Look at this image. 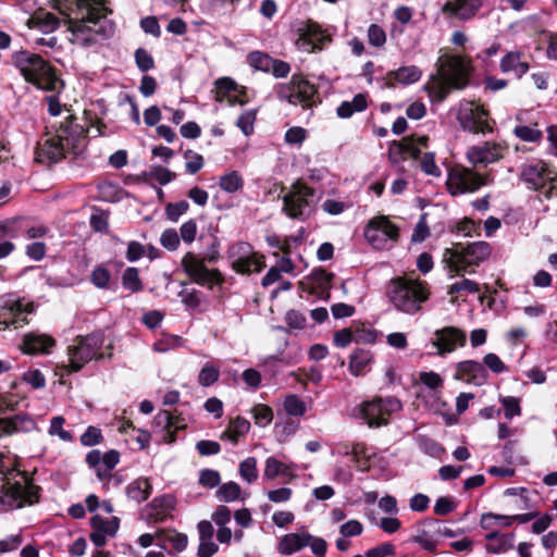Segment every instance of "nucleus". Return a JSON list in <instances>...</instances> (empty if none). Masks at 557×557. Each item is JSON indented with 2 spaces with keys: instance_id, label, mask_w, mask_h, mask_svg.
<instances>
[{
  "instance_id": "1",
  "label": "nucleus",
  "mask_w": 557,
  "mask_h": 557,
  "mask_svg": "<svg viewBox=\"0 0 557 557\" xmlns=\"http://www.w3.org/2000/svg\"><path fill=\"white\" fill-rule=\"evenodd\" d=\"M12 65L18 70L24 81L37 89L60 94L65 87L58 69L40 54L26 49L11 54Z\"/></svg>"
},
{
  "instance_id": "2",
  "label": "nucleus",
  "mask_w": 557,
  "mask_h": 557,
  "mask_svg": "<svg viewBox=\"0 0 557 557\" xmlns=\"http://www.w3.org/2000/svg\"><path fill=\"white\" fill-rule=\"evenodd\" d=\"M386 294L398 311L414 314L429 300L431 290L428 282L419 277L396 276L389 281Z\"/></svg>"
},
{
  "instance_id": "3",
  "label": "nucleus",
  "mask_w": 557,
  "mask_h": 557,
  "mask_svg": "<svg viewBox=\"0 0 557 557\" xmlns=\"http://www.w3.org/2000/svg\"><path fill=\"white\" fill-rule=\"evenodd\" d=\"M491 253L492 247L487 242L455 243L453 247L444 250L443 262L450 273L462 275L465 272L473 273L474 270L469 268L479 267Z\"/></svg>"
},
{
  "instance_id": "4",
  "label": "nucleus",
  "mask_w": 557,
  "mask_h": 557,
  "mask_svg": "<svg viewBox=\"0 0 557 557\" xmlns=\"http://www.w3.org/2000/svg\"><path fill=\"white\" fill-rule=\"evenodd\" d=\"M220 239L210 235V244L208 251L203 258H198L193 252H187L181 261L184 272L189 278L198 285H221L224 283V277L220 270L208 269L206 262L215 263L220 259Z\"/></svg>"
},
{
  "instance_id": "5",
  "label": "nucleus",
  "mask_w": 557,
  "mask_h": 557,
  "mask_svg": "<svg viewBox=\"0 0 557 557\" xmlns=\"http://www.w3.org/2000/svg\"><path fill=\"white\" fill-rule=\"evenodd\" d=\"M519 178L529 189L542 191L546 199L557 196V172L543 160L523 164Z\"/></svg>"
},
{
  "instance_id": "6",
  "label": "nucleus",
  "mask_w": 557,
  "mask_h": 557,
  "mask_svg": "<svg viewBox=\"0 0 557 557\" xmlns=\"http://www.w3.org/2000/svg\"><path fill=\"white\" fill-rule=\"evenodd\" d=\"M276 96L280 100L293 106L300 104L304 109L312 108L320 103L318 86L312 84L304 74H294L286 84H278Z\"/></svg>"
},
{
  "instance_id": "7",
  "label": "nucleus",
  "mask_w": 557,
  "mask_h": 557,
  "mask_svg": "<svg viewBox=\"0 0 557 557\" xmlns=\"http://www.w3.org/2000/svg\"><path fill=\"white\" fill-rule=\"evenodd\" d=\"M436 70V74L431 78L444 79L455 90H461L469 85L473 67L470 58L460 54H444L437 59Z\"/></svg>"
},
{
  "instance_id": "8",
  "label": "nucleus",
  "mask_w": 557,
  "mask_h": 557,
  "mask_svg": "<svg viewBox=\"0 0 557 557\" xmlns=\"http://www.w3.org/2000/svg\"><path fill=\"white\" fill-rule=\"evenodd\" d=\"M314 195L315 189L299 178L292 184L289 191L283 196L282 211L289 219L306 221L310 216Z\"/></svg>"
},
{
  "instance_id": "9",
  "label": "nucleus",
  "mask_w": 557,
  "mask_h": 557,
  "mask_svg": "<svg viewBox=\"0 0 557 557\" xmlns=\"http://www.w3.org/2000/svg\"><path fill=\"white\" fill-rule=\"evenodd\" d=\"M42 488L37 484L27 483L22 486L21 481L0 484V510L8 511L13 508H23L38 504L41 498Z\"/></svg>"
},
{
  "instance_id": "10",
  "label": "nucleus",
  "mask_w": 557,
  "mask_h": 557,
  "mask_svg": "<svg viewBox=\"0 0 557 557\" xmlns=\"http://www.w3.org/2000/svg\"><path fill=\"white\" fill-rule=\"evenodd\" d=\"M67 112L71 109L65 108ZM77 117L70 113L54 131V136L67 149V153L81 156L88 144V128L77 122Z\"/></svg>"
},
{
  "instance_id": "11",
  "label": "nucleus",
  "mask_w": 557,
  "mask_h": 557,
  "mask_svg": "<svg viewBox=\"0 0 557 557\" xmlns=\"http://www.w3.org/2000/svg\"><path fill=\"white\" fill-rule=\"evenodd\" d=\"M99 339L95 335L77 336L75 343L67 348V364L59 366L66 374L78 372L91 359H101L102 355H97Z\"/></svg>"
},
{
  "instance_id": "12",
  "label": "nucleus",
  "mask_w": 557,
  "mask_h": 557,
  "mask_svg": "<svg viewBox=\"0 0 557 557\" xmlns=\"http://www.w3.org/2000/svg\"><path fill=\"white\" fill-rule=\"evenodd\" d=\"M486 184L484 175L461 164H455L448 170L446 186L451 196L474 193Z\"/></svg>"
},
{
  "instance_id": "13",
  "label": "nucleus",
  "mask_w": 557,
  "mask_h": 557,
  "mask_svg": "<svg viewBox=\"0 0 557 557\" xmlns=\"http://www.w3.org/2000/svg\"><path fill=\"white\" fill-rule=\"evenodd\" d=\"M401 407L400 400L395 397H374L370 401L362 403L360 414L369 426L379 428L388 424L389 416L400 410Z\"/></svg>"
},
{
  "instance_id": "14",
  "label": "nucleus",
  "mask_w": 557,
  "mask_h": 557,
  "mask_svg": "<svg viewBox=\"0 0 557 557\" xmlns=\"http://www.w3.org/2000/svg\"><path fill=\"white\" fill-rule=\"evenodd\" d=\"M335 274L326 271L324 268H314L310 274L298 282L301 292L308 293L318 299L329 301Z\"/></svg>"
},
{
  "instance_id": "15",
  "label": "nucleus",
  "mask_w": 557,
  "mask_h": 557,
  "mask_svg": "<svg viewBox=\"0 0 557 557\" xmlns=\"http://www.w3.org/2000/svg\"><path fill=\"white\" fill-rule=\"evenodd\" d=\"M459 121L463 131L473 134H486L493 132L495 121L491 119L490 112L483 104H476L473 108L462 112Z\"/></svg>"
},
{
  "instance_id": "16",
  "label": "nucleus",
  "mask_w": 557,
  "mask_h": 557,
  "mask_svg": "<svg viewBox=\"0 0 557 557\" xmlns=\"http://www.w3.org/2000/svg\"><path fill=\"white\" fill-rule=\"evenodd\" d=\"M332 39L330 35L315 22L308 21L299 28V38L297 44L308 51L322 50L326 42Z\"/></svg>"
},
{
  "instance_id": "17",
  "label": "nucleus",
  "mask_w": 557,
  "mask_h": 557,
  "mask_svg": "<svg viewBox=\"0 0 557 557\" xmlns=\"http://www.w3.org/2000/svg\"><path fill=\"white\" fill-rule=\"evenodd\" d=\"M454 379L475 386H482L487 382L488 372L481 362L465 360L457 363Z\"/></svg>"
},
{
  "instance_id": "18",
  "label": "nucleus",
  "mask_w": 557,
  "mask_h": 557,
  "mask_svg": "<svg viewBox=\"0 0 557 557\" xmlns=\"http://www.w3.org/2000/svg\"><path fill=\"white\" fill-rule=\"evenodd\" d=\"M67 149L53 135L39 143L35 149V161L41 164L52 165L65 158Z\"/></svg>"
},
{
  "instance_id": "19",
  "label": "nucleus",
  "mask_w": 557,
  "mask_h": 557,
  "mask_svg": "<svg viewBox=\"0 0 557 557\" xmlns=\"http://www.w3.org/2000/svg\"><path fill=\"white\" fill-rule=\"evenodd\" d=\"M506 148L497 143L485 141L482 146H473L467 152V158L474 166L490 164L504 158Z\"/></svg>"
},
{
  "instance_id": "20",
  "label": "nucleus",
  "mask_w": 557,
  "mask_h": 557,
  "mask_svg": "<svg viewBox=\"0 0 557 557\" xmlns=\"http://www.w3.org/2000/svg\"><path fill=\"white\" fill-rule=\"evenodd\" d=\"M435 336L436 341L433 344L437 347L441 356L454 351L457 345L463 347L467 343L466 333L455 326L437 330Z\"/></svg>"
},
{
  "instance_id": "21",
  "label": "nucleus",
  "mask_w": 557,
  "mask_h": 557,
  "mask_svg": "<svg viewBox=\"0 0 557 557\" xmlns=\"http://www.w3.org/2000/svg\"><path fill=\"white\" fill-rule=\"evenodd\" d=\"M55 345L51 335L29 332L23 336L20 348L25 355H48Z\"/></svg>"
},
{
  "instance_id": "22",
  "label": "nucleus",
  "mask_w": 557,
  "mask_h": 557,
  "mask_svg": "<svg viewBox=\"0 0 557 557\" xmlns=\"http://www.w3.org/2000/svg\"><path fill=\"white\" fill-rule=\"evenodd\" d=\"M3 400L0 399V416L4 414ZM34 426V420L26 414L0 417V437L18 432H27Z\"/></svg>"
},
{
  "instance_id": "23",
  "label": "nucleus",
  "mask_w": 557,
  "mask_h": 557,
  "mask_svg": "<svg viewBox=\"0 0 557 557\" xmlns=\"http://www.w3.org/2000/svg\"><path fill=\"white\" fill-rule=\"evenodd\" d=\"M482 7V0H453L447 1L442 12L467 21L476 15Z\"/></svg>"
},
{
  "instance_id": "24",
  "label": "nucleus",
  "mask_w": 557,
  "mask_h": 557,
  "mask_svg": "<svg viewBox=\"0 0 557 557\" xmlns=\"http://www.w3.org/2000/svg\"><path fill=\"white\" fill-rule=\"evenodd\" d=\"M311 533L302 531L299 533H287L277 543V552L284 556H290L308 546Z\"/></svg>"
},
{
  "instance_id": "25",
  "label": "nucleus",
  "mask_w": 557,
  "mask_h": 557,
  "mask_svg": "<svg viewBox=\"0 0 557 557\" xmlns=\"http://www.w3.org/2000/svg\"><path fill=\"white\" fill-rule=\"evenodd\" d=\"M539 516V511H531L527 513H518V515H498L493 512H485L481 516L480 527L483 530H488L492 528V520H504L503 527L508 528L513 522L518 523H527Z\"/></svg>"
},
{
  "instance_id": "26",
  "label": "nucleus",
  "mask_w": 557,
  "mask_h": 557,
  "mask_svg": "<svg viewBox=\"0 0 557 557\" xmlns=\"http://www.w3.org/2000/svg\"><path fill=\"white\" fill-rule=\"evenodd\" d=\"M231 268L240 275H250L253 272L260 273L265 268V258L263 255L256 252L231 262Z\"/></svg>"
},
{
  "instance_id": "27",
  "label": "nucleus",
  "mask_w": 557,
  "mask_h": 557,
  "mask_svg": "<svg viewBox=\"0 0 557 557\" xmlns=\"http://www.w3.org/2000/svg\"><path fill=\"white\" fill-rule=\"evenodd\" d=\"M373 362V352L370 349L356 348L349 356L348 370L354 376H362L368 372V367Z\"/></svg>"
},
{
  "instance_id": "28",
  "label": "nucleus",
  "mask_w": 557,
  "mask_h": 557,
  "mask_svg": "<svg viewBox=\"0 0 557 557\" xmlns=\"http://www.w3.org/2000/svg\"><path fill=\"white\" fill-rule=\"evenodd\" d=\"M157 545L166 549L170 544L176 553L183 552L188 543V537L184 533L176 532L175 530L160 529L156 532Z\"/></svg>"
},
{
  "instance_id": "29",
  "label": "nucleus",
  "mask_w": 557,
  "mask_h": 557,
  "mask_svg": "<svg viewBox=\"0 0 557 557\" xmlns=\"http://www.w3.org/2000/svg\"><path fill=\"white\" fill-rule=\"evenodd\" d=\"M486 550L492 554L506 553L513 547V533H500L499 531H492L485 535Z\"/></svg>"
},
{
  "instance_id": "30",
  "label": "nucleus",
  "mask_w": 557,
  "mask_h": 557,
  "mask_svg": "<svg viewBox=\"0 0 557 557\" xmlns=\"http://www.w3.org/2000/svg\"><path fill=\"white\" fill-rule=\"evenodd\" d=\"M7 457L3 455V467L0 471V483L4 485H9V483H14L17 476L22 479V486H27V483H34V479L27 471H23L18 469V462L15 460L12 465L8 466L5 463Z\"/></svg>"
},
{
  "instance_id": "31",
  "label": "nucleus",
  "mask_w": 557,
  "mask_h": 557,
  "mask_svg": "<svg viewBox=\"0 0 557 557\" xmlns=\"http://www.w3.org/2000/svg\"><path fill=\"white\" fill-rule=\"evenodd\" d=\"M394 152L399 154L403 160L406 159V156H409L410 158L417 160L420 158V154H421V150L416 145V139H414L413 135L406 136L399 141L394 140L391 144L388 153L392 157V154Z\"/></svg>"
},
{
  "instance_id": "32",
  "label": "nucleus",
  "mask_w": 557,
  "mask_h": 557,
  "mask_svg": "<svg viewBox=\"0 0 557 557\" xmlns=\"http://www.w3.org/2000/svg\"><path fill=\"white\" fill-rule=\"evenodd\" d=\"M368 108V96L357 94L351 101H343L336 109V114L341 119H349L356 112H363Z\"/></svg>"
},
{
  "instance_id": "33",
  "label": "nucleus",
  "mask_w": 557,
  "mask_h": 557,
  "mask_svg": "<svg viewBox=\"0 0 557 557\" xmlns=\"http://www.w3.org/2000/svg\"><path fill=\"white\" fill-rule=\"evenodd\" d=\"M152 492V485L148 478H138L126 486L127 497L136 503L147 500Z\"/></svg>"
},
{
  "instance_id": "34",
  "label": "nucleus",
  "mask_w": 557,
  "mask_h": 557,
  "mask_svg": "<svg viewBox=\"0 0 557 557\" xmlns=\"http://www.w3.org/2000/svg\"><path fill=\"white\" fill-rule=\"evenodd\" d=\"M249 430L250 422L243 417H236L230 421L227 429L221 434L220 438L222 441H230L236 445L239 441V437L247 434Z\"/></svg>"
},
{
  "instance_id": "35",
  "label": "nucleus",
  "mask_w": 557,
  "mask_h": 557,
  "mask_svg": "<svg viewBox=\"0 0 557 557\" xmlns=\"http://www.w3.org/2000/svg\"><path fill=\"white\" fill-rule=\"evenodd\" d=\"M27 311L24 308L23 304L16 301L10 308L9 317L0 320V330L1 329H20L24 325L28 324Z\"/></svg>"
},
{
  "instance_id": "36",
  "label": "nucleus",
  "mask_w": 557,
  "mask_h": 557,
  "mask_svg": "<svg viewBox=\"0 0 557 557\" xmlns=\"http://www.w3.org/2000/svg\"><path fill=\"white\" fill-rule=\"evenodd\" d=\"M422 76V71L416 65L401 66L396 71L387 73L389 81H396L404 85H409L418 82Z\"/></svg>"
},
{
  "instance_id": "37",
  "label": "nucleus",
  "mask_w": 557,
  "mask_h": 557,
  "mask_svg": "<svg viewBox=\"0 0 557 557\" xmlns=\"http://www.w3.org/2000/svg\"><path fill=\"white\" fill-rule=\"evenodd\" d=\"M264 478L273 480L278 475L295 478L292 466L285 465L277 460L275 457H268L263 472Z\"/></svg>"
},
{
  "instance_id": "38",
  "label": "nucleus",
  "mask_w": 557,
  "mask_h": 557,
  "mask_svg": "<svg viewBox=\"0 0 557 557\" xmlns=\"http://www.w3.org/2000/svg\"><path fill=\"white\" fill-rule=\"evenodd\" d=\"M30 21L40 29L42 33H50L55 30L60 26L59 18L51 12L38 10L34 13Z\"/></svg>"
},
{
  "instance_id": "39",
  "label": "nucleus",
  "mask_w": 557,
  "mask_h": 557,
  "mask_svg": "<svg viewBox=\"0 0 557 557\" xmlns=\"http://www.w3.org/2000/svg\"><path fill=\"white\" fill-rule=\"evenodd\" d=\"M247 63L255 70L264 73H270L271 66L274 63V58L269 53L255 50L247 54Z\"/></svg>"
},
{
  "instance_id": "40",
  "label": "nucleus",
  "mask_w": 557,
  "mask_h": 557,
  "mask_svg": "<svg viewBox=\"0 0 557 557\" xmlns=\"http://www.w3.org/2000/svg\"><path fill=\"white\" fill-rule=\"evenodd\" d=\"M242 488L238 483L228 481L220 484L215 491V497L223 503H233L240 499Z\"/></svg>"
},
{
  "instance_id": "41",
  "label": "nucleus",
  "mask_w": 557,
  "mask_h": 557,
  "mask_svg": "<svg viewBox=\"0 0 557 557\" xmlns=\"http://www.w3.org/2000/svg\"><path fill=\"white\" fill-rule=\"evenodd\" d=\"M24 218H12L0 222V242L5 237L17 238L23 232Z\"/></svg>"
},
{
  "instance_id": "42",
  "label": "nucleus",
  "mask_w": 557,
  "mask_h": 557,
  "mask_svg": "<svg viewBox=\"0 0 557 557\" xmlns=\"http://www.w3.org/2000/svg\"><path fill=\"white\" fill-rule=\"evenodd\" d=\"M219 186L222 190L234 194L244 187V178L237 171H231L220 177Z\"/></svg>"
},
{
  "instance_id": "43",
  "label": "nucleus",
  "mask_w": 557,
  "mask_h": 557,
  "mask_svg": "<svg viewBox=\"0 0 557 557\" xmlns=\"http://www.w3.org/2000/svg\"><path fill=\"white\" fill-rule=\"evenodd\" d=\"M122 286L131 293L144 290V284L139 277V271L135 267H128L122 275Z\"/></svg>"
},
{
  "instance_id": "44",
  "label": "nucleus",
  "mask_w": 557,
  "mask_h": 557,
  "mask_svg": "<svg viewBox=\"0 0 557 557\" xmlns=\"http://www.w3.org/2000/svg\"><path fill=\"white\" fill-rule=\"evenodd\" d=\"M371 221L375 222V226H377L380 228V232H382L385 242L387 239H391L393 242H397L399 239V227L395 223L389 221L387 216L381 215L377 218H373Z\"/></svg>"
},
{
  "instance_id": "45",
  "label": "nucleus",
  "mask_w": 557,
  "mask_h": 557,
  "mask_svg": "<svg viewBox=\"0 0 557 557\" xmlns=\"http://www.w3.org/2000/svg\"><path fill=\"white\" fill-rule=\"evenodd\" d=\"M354 342L363 344H374L376 342V331L366 327L364 323L352 322Z\"/></svg>"
},
{
  "instance_id": "46",
  "label": "nucleus",
  "mask_w": 557,
  "mask_h": 557,
  "mask_svg": "<svg viewBox=\"0 0 557 557\" xmlns=\"http://www.w3.org/2000/svg\"><path fill=\"white\" fill-rule=\"evenodd\" d=\"M176 506V497L172 494H164L161 496L154 497L149 507L151 510H159L162 515L170 516L171 511L175 509Z\"/></svg>"
},
{
  "instance_id": "47",
  "label": "nucleus",
  "mask_w": 557,
  "mask_h": 557,
  "mask_svg": "<svg viewBox=\"0 0 557 557\" xmlns=\"http://www.w3.org/2000/svg\"><path fill=\"white\" fill-rule=\"evenodd\" d=\"M284 410L290 417H301L306 413L307 406L302 399L295 394H289L284 399Z\"/></svg>"
},
{
  "instance_id": "48",
  "label": "nucleus",
  "mask_w": 557,
  "mask_h": 557,
  "mask_svg": "<svg viewBox=\"0 0 557 557\" xmlns=\"http://www.w3.org/2000/svg\"><path fill=\"white\" fill-rule=\"evenodd\" d=\"M89 225L95 232L107 234L109 231V213L95 209V212L90 215Z\"/></svg>"
},
{
  "instance_id": "49",
  "label": "nucleus",
  "mask_w": 557,
  "mask_h": 557,
  "mask_svg": "<svg viewBox=\"0 0 557 557\" xmlns=\"http://www.w3.org/2000/svg\"><path fill=\"white\" fill-rule=\"evenodd\" d=\"M216 96L215 100L221 102L223 99L231 96V92L238 90V85L231 77H221L215 81Z\"/></svg>"
},
{
  "instance_id": "50",
  "label": "nucleus",
  "mask_w": 557,
  "mask_h": 557,
  "mask_svg": "<svg viewBox=\"0 0 557 557\" xmlns=\"http://www.w3.org/2000/svg\"><path fill=\"white\" fill-rule=\"evenodd\" d=\"M220 377V370L213 364L207 362L200 370L198 374V383L208 387L214 384Z\"/></svg>"
},
{
  "instance_id": "51",
  "label": "nucleus",
  "mask_w": 557,
  "mask_h": 557,
  "mask_svg": "<svg viewBox=\"0 0 557 557\" xmlns=\"http://www.w3.org/2000/svg\"><path fill=\"white\" fill-rule=\"evenodd\" d=\"M143 175L156 180L160 185H166L176 177L174 172L161 165L152 166L148 173L144 172Z\"/></svg>"
},
{
  "instance_id": "52",
  "label": "nucleus",
  "mask_w": 557,
  "mask_h": 557,
  "mask_svg": "<svg viewBox=\"0 0 557 557\" xmlns=\"http://www.w3.org/2000/svg\"><path fill=\"white\" fill-rule=\"evenodd\" d=\"M251 412L253 414L255 423L259 426L264 428V426L269 425L273 420V410L268 405H263V404L256 405L252 408Z\"/></svg>"
},
{
  "instance_id": "53",
  "label": "nucleus",
  "mask_w": 557,
  "mask_h": 557,
  "mask_svg": "<svg viewBox=\"0 0 557 557\" xmlns=\"http://www.w3.org/2000/svg\"><path fill=\"white\" fill-rule=\"evenodd\" d=\"M364 237L369 244L376 249H381L385 246L386 242L382 232H380V228L375 226V222H372L371 220L364 227Z\"/></svg>"
},
{
  "instance_id": "54",
  "label": "nucleus",
  "mask_w": 557,
  "mask_h": 557,
  "mask_svg": "<svg viewBox=\"0 0 557 557\" xmlns=\"http://www.w3.org/2000/svg\"><path fill=\"white\" fill-rule=\"evenodd\" d=\"M252 253H256V251H253V247L249 243L238 242L228 248L227 258L231 262H234L236 259L246 258Z\"/></svg>"
},
{
  "instance_id": "55",
  "label": "nucleus",
  "mask_w": 557,
  "mask_h": 557,
  "mask_svg": "<svg viewBox=\"0 0 557 557\" xmlns=\"http://www.w3.org/2000/svg\"><path fill=\"white\" fill-rule=\"evenodd\" d=\"M156 422L159 425H164V429L168 432V442L173 443L176 441L175 431H172L174 422V414L168 410H160V412L154 418Z\"/></svg>"
},
{
  "instance_id": "56",
  "label": "nucleus",
  "mask_w": 557,
  "mask_h": 557,
  "mask_svg": "<svg viewBox=\"0 0 557 557\" xmlns=\"http://www.w3.org/2000/svg\"><path fill=\"white\" fill-rule=\"evenodd\" d=\"M499 401L504 407V416L506 419L510 420L513 417H519L522 413L520 399L513 396H505L500 397Z\"/></svg>"
},
{
  "instance_id": "57",
  "label": "nucleus",
  "mask_w": 557,
  "mask_h": 557,
  "mask_svg": "<svg viewBox=\"0 0 557 557\" xmlns=\"http://www.w3.org/2000/svg\"><path fill=\"white\" fill-rule=\"evenodd\" d=\"M239 474L248 483H252L258 479L257 460L248 457L239 463Z\"/></svg>"
},
{
  "instance_id": "58",
  "label": "nucleus",
  "mask_w": 557,
  "mask_h": 557,
  "mask_svg": "<svg viewBox=\"0 0 557 557\" xmlns=\"http://www.w3.org/2000/svg\"><path fill=\"white\" fill-rule=\"evenodd\" d=\"M513 134L521 140L528 143H537L542 139L543 133L527 125H518L513 129Z\"/></svg>"
},
{
  "instance_id": "59",
  "label": "nucleus",
  "mask_w": 557,
  "mask_h": 557,
  "mask_svg": "<svg viewBox=\"0 0 557 557\" xmlns=\"http://www.w3.org/2000/svg\"><path fill=\"white\" fill-rule=\"evenodd\" d=\"M81 444L86 447L95 446L103 442L102 431L94 425H89L81 435Z\"/></svg>"
},
{
  "instance_id": "60",
  "label": "nucleus",
  "mask_w": 557,
  "mask_h": 557,
  "mask_svg": "<svg viewBox=\"0 0 557 557\" xmlns=\"http://www.w3.org/2000/svg\"><path fill=\"white\" fill-rule=\"evenodd\" d=\"M410 541L412 543L419 544L423 549L428 550L431 554H436L437 543L432 540L429 534V531L422 529L418 531L417 535H413Z\"/></svg>"
},
{
  "instance_id": "61",
  "label": "nucleus",
  "mask_w": 557,
  "mask_h": 557,
  "mask_svg": "<svg viewBox=\"0 0 557 557\" xmlns=\"http://www.w3.org/2000/svg\"><path fill=\"white\" fill-rule=\"evenodd\" d=\"M135 62L137 67L143 72L146 73L149 70L154 67V60L152 55L145 49V48H138L135 51Z\"/></svg>"
},
{
  "instance_id": "62",
  "label": "nucleus",
  "mask_w": 557,
  "mask_h": 557,
  "mask_svg": "<svg viewBox=\"0 0 557 557\" xmlns=\"http://www.w3.org/2000/svg\"><path fill=\"white\" fill-rule=\"evenodd\" d=\"M199 484L207 488L219 487L221 484V475L219 471L212 469H203L199 473Z\"/></svg>"
},
{
  "instance_id": "63",
  "label": "nucleus",
  "mask_w": 557,
  "mask_h": 557,
  "mask_svg": "<svg viewBox=\"0 0 557 557\" xmlns=\"http://www.w3.org/2000/svg\"><path fill=\"white\" fill-rule=\"evenodd\" d=\"M189 209V203L186 200L178 202H169L165 206L166 218L172 222H177L180 216L186 213Z\"/></svg>"
},
{
  "instance_id": "64",
  "label": "nucleus",
  "mask_w": 557,
  "mask_h": 557,
  "mask_svg": "<svg viewBox=\"0 0 557 557\" xmlns=\"http://www.w3.org/2000/svg\"><path fill=\"white\" fill-rule=\"evenodd\" d=\"M457 508V502L451 496L438 497L434 505V513L437 516H447Z\"/></svg>"
}]
</instances>
